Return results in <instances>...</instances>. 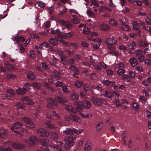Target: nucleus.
Listing matches in <instances>:
<instances>
[{"label": "nucleus", "instance_id": "obj_30", "mask_svg": "<svg viewBox=\"0 0 151 151\" xmlns=\"http://www.w3.org/2000/svg\"><path fill=\"white\" fill-rule=\"evenodd\" d=\"M27 132V130H23V129H21L19 131H17V132L15 133L16 134L19 135V136H21L24 135V133H26Z\"/></svg>", "mask_w": 151, "mask_h": 151}, {"label": "nucleus", "instance_id": "obj_1", "mask_svg": "<svg viewBox=\"0 0 151 151\" xmlns=\"http://www.w3.org/2000/svg\"><path fill=\"white\" fill-rule=\"evenodd\" d=\"M48 102L47 104V107L50 108H53L54 107H56L57 105V103L59 102L63 105L64 107L65 108L66 110L69 112L73 113L75 114H77L78 112H80L79 107H76L75 109L73 108L71 106H68L64 104V102H66L67 100L65 99H63L59 97H57L55 98L54 100H53L51 98H48L47 99Z\"/></svg>", "mask_w": 151, "mask_h": 151}, {"label": "nucleus", "instance_id": "obj_29", "mask_svg": "<svg viewBox=\"0 0 151 151\" xmlns=\"http://www.w3.org/2000/svg\"><path fill=\"white\" fill-rule=\"evenodd\" d=\"M4 64L9 70H12L14 69V67L11 65L9 64L8 62H5Z\"/></svg>", "mask_w": 151, "mask_h": 151}, {"label": "nucleus", "instance_id": "obj_45", "mask_svg": "<svg viewBox=\"0 0 151 151\" xmlns=\"http://www.w3.org/2000/svg\"><path fill=\"white\" fill-rule=\"evenodd\" d=\"M101 42V40L99 39V42H98L97 41V42H97V43L94 44L93 45V48L95 49H99V47L100 45V42Z\"/></svg>", "mask_w": 151, "mask_h": 151}, {"label": "nucleus", "instance_id": "obj_46", "mask_svg": "<svg viewBox=\"0 0 151 151\" xmlns=\"http://www.w3.org/2000/svg\"><path fill=\"white\" fill-rule=\"evenodd\" d=\"M67 22L63 19H60L57 20L56 22L61 25L65 26Z\"/></svg>", "mask_w": 151, "mask_h": 151}, {"label": "nucleus", "instance_id": "obj_39", "mask_svg": "<svg viewBox=\"0 0 151 151\" xmlns=\"http://www.w3.org/2000/svg\"><path fill=\"white\" fill-rule=\"evenodd\" d=\"M32 86L34 88L37 89H40L41 86V85L40 83L36 82L32 83Z\"/></svg>", "mask_w": 151, "mask_h": 151}, {"label": "nucleus", "instance_id": "obj_10", "mask_svg": "<svg viewBox=\"0 0 151 151\" xmlns=\"http://www.w3.org/2000/svg\"><path fill=\"white\" fill-rule=\"evenodd\" d=\"M8 130L7 129L2 128L0 129V137L5 139L7 137Z\"/></svg>", "mask_w": 151, "mask_h": 151}, {"label": "nucleus", "instance_id": "obj_47", "mask_svg": "<svg viewBox=\"0 0 151 151\" xmlns=\"http://www.w3.org/2000/svg\"><path fill=\"white\" fill-rule=\"evenodd\" d=\"M6 92L9 93L11 96H14L15 94V92L12 89H8L6 90Z\"/></svg>", "mask_w": 151, "mask_h": 151}, {"label": "nucleus", "instance_id": "obj_12", "mask_svg": "<svg viewBox=\"0 0 151 151\" xmlns=\"http://www.w3.org/2000/svg\"><path fill=\"white\" fill-rule=\"evenodd\" d=\"M21 99L24 104L28 105H32L33 103L32 100L28 97H23Z\"/></svg>", "mask_w": 151, "mask_h": 151}, {"label": "nucleus", "instance_id": "obj_57", "mask_svg": "<svg viewBox=\"0 0 151 151\" xmlns=\"http://www.w3.org/2000/svg\"><path fill=\"white\" fill-rule=\"evenodd\" d=\"M63 10L62 11H60L59 12V15H61L65 13L67 10V9L65 7V6H63Z\"/></svg>", "mask_w": 151, "mask_h": 151}, {"label": "nucleus", "instance_id": "obj_36", "mask_svg": "<svg viewBox=\"0 0 151 151\" xmlns=\"http://www.w3.org/2000/svg\"><path fill=\"white\" fill-rule=\"evenodd\" d=\"M83 129H73V132L76 134H79L83 132Z\"/></svg>", "mask_w": 151, "mask_h": 151}, {"label": "nucleus", "instance_id": "obj_11", "mask_svg": "<svg viewBox=\"0 0 151 151\" xmlns=\"http://www.w3.org/2000/svg\"><path fill=\"white\" fill-rule=\"evenodd\" d=\"M12 147L14 148L22 149L25 147V145L19 142H14L12 144Z\"/></svg>", "mask_w": 151, "mask_h": 151}, {"label": "nucleus", "instance_id": "obj_64", "mask_svg": "<svg viewBox=\"0 0 151 151\" xmlns=\"http://www.w3.org/2000/svg\"><path fill=\"white\" fill-rule=\"evenodd\" d=\"M145 21L147 24L149 25L151 24V18L150 17H147L145 19Z\"/></svg>", "mask_w": 151, "mask_h": 151}, {"label": "nucleus", "instance_id": "obj_6", "mask_svg": "<svg viewBox=\"0 0 151 151\" xmlns=\"http://www.w3.org/2000/svg\"><path fill=\"white\" fill-rule=\"evenodd\" d=\"M91 100L94 104L96 106L100 105L102 104H107L106 100L104 98L99 99L95 97H92L91 99Z\"/></svg>", "mask_w": 151, "mask_h": 151}, {"label": "nucleus", "instance_id": "obj_26", "mask_svg": "<svg viewBox=\"0 0 151 151\" xmlns=\"http://www.w3.org/2000/svg\"><path fill=\"white\" fill-rule=\"evenodd\" d=\"M44 126L46 128L50 129L55 128L57 127H56L54 126V125L51 122H47L44 124Z\"/></svg>", "mask_w": 151, "mask_h": 151}, {"label": "nucleus", "instance_id": "obj_58", "mask_svg": "<svg viewBox=\"0 0 151 151\" xmlns=\"http://www.w3.org/2000/svg\"><path fill=\"white\" fill-rule=\"evenodd\" d=\"M135 53L136 56L138 57L142 54V51L139 49L135 51Z\"/></svg>", "mask_w": 151, "mask_h": 151}, {"label": "nucleus", "instance_id": "obj_18", "mask_svg": "<svg viewBox=\"0 0 151 151\" xmlns=\"http://www.w3.org/2000/svg\"><path fill=\"white\" fill-rule=\"evenodd\" d=\"M73 36L74 34L72 32H70L64 33L62 37L65 39H69L72 37Z\"/></svg>", "mask_w": 151, "mask_h": 151}, {"label": "nucleus", "instance_id": "obj_4", "mask_svg": "<svg viewBox=\"0 0 151 151\" xmlns=\"http://www.w3.org/2000/svg\"><path fill=\"white\" fill-rule=\"evenodd\" d=\"M38 141V138L35 136H32L29 137V139H24V143L29 146H32L35 145L36 142Z\"/></svg>", "mask_w": 151, "mask_h": 151}, {"label": "nucleus", "instance_id": "obj_9", "mask_svg": "<svg viewBox=\"0 0 151 151\" xmlns=\"http://www.w3.org/2000/svg\"><path fill=\"white\" fill-rule=\"evenodd\" d=\"M22 127V124L21 123L17 122L14 123L11 128V130L14 133L17 132V129H18Z\"/></svg>", "mask_w": 151, "mask_h": 151}, {"label": "nucleus", "instance_id": "obj_42", "mask_svg": "<svg viewBox=\"0 0 151 151\" xmlns=\"http://www.w3.org/2000/svg\"><path fill=\"white\" fill-rule=\"evenodd\" d=\"M71 99L74 101L77 100L79 99L78 96L76 94L73 93L70 95Z\"/></svg>", "mask_w": 151, "mask_h": 151}, {"label": "nucleus", "instance_id": "obj_22", "mask_svg": "<svg viewBox=\"0 0 151 151\" xmlns=\"http://www.w3.org/2000/svg\"><path fill=\"white\" fill-rule=\"evenodd\" d=\"M70 116L72 120L79 123L81 122V120L79 117L73 114H70Z\"/></svg>", "mask_w": 151, "mask_h": 151}, {"label": "nucleus", "instance_id": "obj_38", "mask_svg": "<svg viewBox=\"0 0 151 151\" xmlns=\"http://www.w3.org/2000/svg\"><path fill=\"white\" fill-rule=\"evenodd\" d=\"M103 124L102 122L98 123L96 126V128L97 131H99L101 129Z\"/></svg>", "mask_w": 151, "mask_h": 151}, {"label": "nucleus", "instance_id": "obj_16", "mask_svg": "<svg viewBox=\"0 0 151 151\" xmlns=\"http://www.w3.org/2000/svg\"><path fill=\"white\" fill-rule=\"evenodd\" d=\"M27 77L28 79L32 81L36 79L35 75L32 72H27Z\"/></svg>", "mask_w": 151, "mask_h": 151}, {"label": "nucleus", "instance_id": "obj_61", "mask_svg": "<svg viewBox=\"0 0 151 151\" xmlns=\"http://www.w3.org/2000/svg\"><path fill=\"white\" fill-rule=\"evenodd\" d=\"M35 48L37 49V52L39 54H41L42 53L41 50L42 49V47H41V46H36Z\"/></svg>", "mask_w": 151, "mask_h": 151}, {"label": "nucleus", "instance_id": "obj_25", "mask_svg": "<svg viewBox=\"0 0 151 151\" xmlns=\"http://www.w3.org/2000/svg\"><path fill=\"white\" fill-rule=\"evenodd\" d=\"M72 19V22L75 24H77L80 23V20L78 17L76 15H73Z\"/></svg>", "mask_w": 151, "mask_h": 151}, {"label": "nucleus", "instance_id": "obj_27", "mask_svg": "<svg viewBox=\"0 0 151 151\" xmlns=\"http://www.w3.org/2000/svg\"><path fill=\"white\" fill-rule=\"evenodd\" d=\"M32 85L28 83H26L24 85L23 87V89L26 91H29L30 90Z\"/></svg>", "mask_w": 151, "mask_h": 151}, {"label": "nucleus", "instance_id": "obj_20", "mask_svg": "<svg viewBox=\"0 0 151 151\" xmlns=\"http://www.w3.org/2000/svg\"><path fill=\"white\" fill-rule=\"evenodd\" d=\"M100 27L101 30L104 31L108 30L110 29L109 25L104 23L101 24L100 26Z\"/></svg>", "mask_w": 151, "mask_h": 151}, {"label": "nucleus", "instance_id": "obj_5", "mask_svg": "<svg viewBox=\"0 0 151 151\" xmlns=\"http://www.w3.org/2000/svg\"><path fill=\"white\" fill-rule=\"evenodd\" d=\"M21 119L25 123L26 126L27 127L33 128L35 127V124L31 121L30 119L24 117L22 118Z\"/></svg>", "mask_w": 151, "mask_h": 151}, {"label": "nucleus", "instance_id": "obj_32", "mask_svg": "<svg viewBox=\"0 0 151 151\" xmlns=\"http://www.w3.org/2000/svg\"><path fill=\"white\" fill-rule=\"evenodd\" d=\"M63 132L65 133L66 134H71L73 133V129L72 130L69 128H66L65 130Z\"/></svg>", "mask_w": 151, "mask_h": 151}, {"label": "nucleus", "instance_id": "obj_14", "mask_svg": "<svg viewBox=\"0 0 151 151\" xmlns=\"http://www.w3.org/2000/svg\"><path fill=\"white\" fill-rule=\"evenodd\" d=\"M93 145V144L91 142L88 141L85 144L84 150L86 151H89L92 149Z\"/></svg>", "mask_w": 151, "mask_h": 151}, {"label": "nucleus", "instance_id": "obj_7", "mask_svg": "<svg viewBox=\"0 0 151 151\" xmlns=\"http://www.w3.org/2000/svg\"><path fill=\"white\" fill-rule=\"evenodd\" d=\"M78 104L80 108L83 109V108H89L91 106V103L89 101L86 100H84L82 101H79Z\"/></svg>", "mask_w": 151, "mask_h": 151}, {"label": "nucleus", "instance_id": "obj_56", "mask_svg": "<svg viewBox=\"0 0 151 151\" xmlns=\"http://www.w3.org/2000/svg\"><path fill=\"white\" fill-rule=\"evenodd\" d=\"M57 75L56 74V73H55V74H54L52 76V80H51L49 78L48 79V81L50 83H53V82H54V80H53V78H55V79H57Z\"/></svg>", "mask_w": 151, "mask_h": 151}, {"label": "nucleus", "instance_id": "obj_55", "mask_svg": "<svg viewBox=\"0 0 151 151\" xmlns=\"http://www.w3.org/2000/svg\"><path fill=\"white\" fill-rule=\"evenodd\" d=\"M86 13L90 17H93L94 16V14L93 12L90 10H87Z\"/></svg>", "mask_w": 151, "mask_h": 151}, {"label": "nucleus", "instance_id": "obj_62", "mask_svg": "<svg viewBox=\"0 0 151 151\" xmlns=\"http://www.w3.org/2000/svg\"><path fill=\"white\" fill-rule=\"evenodd\" d=\"M87 39L90 40V41H94V42H96L98 41V42H99V38H95L93 39V37H87Z\"/></svg>", "mask_w": 151, "mask_h": 151}, {"label": "nucleus", "instance_id": "obj_24", "mask_svg": "<svg viewBox=\"0 0 151 151\" xmlns=\"http://www.w3.org/2000/svg\"><path fill=\"white\" fill-rule=\"evenodd\" d=\"M6 144L5 151H12V149L9 146L11 145V142L9 140L7 142H5Z\"/></svg>", "mask_w": 151, "mask_h": 151}, {"label": "nucleus", "instance_id": "obj_49", "mask_svg": "<svg viewBox=\"0 0 151 151\" xmlns=\"http://www.w3.org/2000/svg\"><path fill=\"white\" fill-rule=\"evenodd\" d=\"M109 22L110 24L113 26H116L118 24L117 22L113 19H111Z\"/></svg>", "mask_w": 151, "mask_h": 151}, {"label": "nucleus", "instance_id": "obj_41", "mask_svg": "<svg viewBox=\"0 0 151 151\" xmlns=\"http://www.w3.org/2000/svg\"><path fill=\"white\" fill-rule=\"evenodd\" d=\"M116 68L119 69H123L124 67V64L122 62L116 64Z\"/></svg>", "mask_w": 151, "mask_h": 151}, {"label": "nucleus", "instance_id": "obj_23", "mask_svg": "<svg viewBox=\"0 0 151 151\" xmlns=\"http://www.w3.org/2000/svg\"><path fill=\"white\" fill-rule=\"evenodd\" d=\"M64 26L66 29L68 30H70L72 29L73 24L70 22L67 21Z\"/></svg>", "mask_w": 151, "mask_h": 151}, {"label": "nucleus", "instance_id": "obj_19", "mask_svg": "<svg viewBox=\"0 0 151 151\" xmlns=\"http://www.w3.org/2000/svg\"><path fill=\"white\" fill-rule=\"evenodd\" d=\"M46 116L49 118H51L52 116H54L56 119L59 118L60 116L57 114L55 113V111H53L52 113L50 114L49 113H47L46 114Z\"/></svg>", "mask_w": 151, "mask_h": 151}, {"label": "nucleus", "instance_id": "obj_17", "mask_svg": "<svg viewBox=\"0 0 151 151\" xmlns=\"http://www.w3.org/2000/svg\"><path fill=\"white\" fill-rule=\"evenodd\" d=\"M127 46L132 50H134L136 47V43L132 40H130L129 41L127 44Z\"/></svg>", "mask_w": 151, "mask_h": 151}, {"label": "nucleus", "instance_id": "obj_33", "mask_svg": "<svg viewBox=\"0 0 151 151\" xmlns=\"http://www.w3.org/2000/svg\"><path fill=\"white\" fill-rule=\"evenodd\" d=\"M14 40L16 41V42L19 43L20 41L21 42H24V39L23 37H19L18 36H16L14 37Z\"/></svg>", "mask_w": 151, "mask_h": 151}, {"label": "nucleus", "instance_id": "obj_48", "mask_svg": "<svg viewBox=\"0 0 151 151\" xmlns=\"http://www.w3.org/2000/svg\"><path fill=\"white\" fill-rule=\"evenodd\" d=\"M16 93L18 94L24 95V94L25 92L23 91L22 89L20 88H19L16 90Z\"/></svg>", "mask_w": 151, "mask_h": 151}, {"label": "nucleus", "instance_id": "obj_53", "mask_svg": "<svg viewBox=\"0 0 151 151\" xmlns=\"http://www.w3.org/2000/svg\"><path fill=\"white\" fill-rule=\"evenodd\" d=\"M125 70L123 69H119L117 71V74L119 76H122Z\"/></svg>", "mask_w": 151, "mask_h": 151}, {"label": "nucleus", "instance_id": "obj_52", "mask_svg": "<svg viewBox=\"0 0 151 151\" xmlns=\"http://www.w3.org/2000/svg\"><path fill=\"white\" fill-rule=\"evenodd\" d=\"M136 73L135 71H130L129 73V75L130 78H134L136 76Z\"/></svg>", "mask_w": 151, "mask_h": 151}, {"label": "nucleus", "instance_id": "obj_54", "mask_svg": "<svg viewBox=\"0 0 151 151\" xmlns=\"http://www.w3.org/2000/svg\"><path fill=\"white\" fill-rule=\"evenodd\" d=\"M113 82L112 81H110L109 80H104L103 81V83L105 86L109 85L111 83Z\"/></svg>", "mask_w": 151, "mask_h": 151}, {"label": "nucleus", "instance_id": "obj_43", "mask_svg": "<svg viewBox=\"0 0 151 151\" xmlns=\"http://www.w3.org/2000/svg\"><path fill=\"white\" fill-rule=\"evenodd\" d=\"M49 42L52 45H55L57 43V42L54 39L51 38L49 39Z\"/></svg>", "mask_w": 151, "mask_h": 151}, {"label": "nucleus", "instance_id": "obj_44", "mask_svg": "<svg viewBox=\"0 0 151 151\" xmlns=\"http://www.w3.org/2000/svg\"><path fill=\"white\" fill-rule=\"evenodd\" d=\"M83 32L86 35L90 33V30L87 27H84L83 29Z\"/></svg>", "mask_w": 151, "mask_h": 151}, {"label": "nucleus", "instance_id": "obj_3", "mask_svg": "<svg viewBox=\"0 0 151 151\" xmlns=\"http://www.w3.org/2000/svg\"><path fill=\"white\" fill-rule=\"evenodd\" d=\"M76 138V135H73L72 137L66 136L64 137V140L65 141V148L66 150L68 149L74 144V140Z\"/></svg>", "mask_w": 151, "mask_h": 151}, {"label": "nucleus", "instance_id": "obj_59", "mask_svg": "<svg viewBox=\"0 0 151 151\" xmlns=\"http://www.w3.org/2000/svg\"><path fill=\"white\" fill-rule=\"evenodd\" d=\"M123 79L127 81L128 82H129L131 81V79L128 75H124L123 77Z\"/></svg>", "mask_w": 151, "mask_h": 151}, {"label": "nucleus", "instance_id": "obj_40", "mask_svg": "<svg viewBox=\"0 0 151 151\" xmlns=\"http://www.w3.org/2000/svg\"><path fill=\"white\" fill-rule=\"evenodd\" d=\"M104 96H107L109 98H111L113 96L112 94L109 91H105Z\"/></svg>", "mask_w": 151, "mask_h": 151}, {"label": "nucleus", "instance_id": "obj_8", "mask_svg": "<svg viewBox=\"0 0 151 151\" xmlns=\"http://www.w3.org/2000/svg\"><path fill=\"white\" fill-rule=\"evenodd\" d=\"M37 133L40 136L43 137H47L49 135V132L44 129L40 128L38 129L37 132Z\"/></svg>", "mask_w": 151, "mask_h": 151}, {"label": "nucleus", "instance_id": "obj_37", "mask_svg": "<svg viewBox=\"0 0 151 151\" xmlns=\"http://www.w3.org/2000/svg\"><path fill=\"white\" fill-rule=\"evenodd\" d=\"M91 90L94 89L95 90H97L99 91H101L102 90V86L101 85H99L97 86H92L91 87Z\"/></svg>", "mask_w": 151, "mask_h": 151}, {"label": "nucleus", "instance_id": "obj_28", "mask_svg": "<svg viewBox=\"0 0 151 151\" xmlns=\"http://www.w3.org/2000/svg\"><path fill=\"white\" fill-rule=\"evenodd\" d=\"M50 137L51 139H56L59 137V135L56 132H52L50 134Z\"/></svg>", "mask_w": 151, "mask_h": 151}, {"label": "nucleus", "instance_id": "obj_15", "mask_svg": "<svg viewBox=\"0 0 151 151\" xmlns=\"http://www.w3.org/2000/svg\"><path fill=\"white\" fill-rule=\"evenodd\" d=\"M129 63L133 67H135L138 64L137 60L134 57H132L129 60Z\"/></svg>", "mask_w": 151, "mask_h": 151}, {"label": "nucleus", "instance_id": "obj_35", "mask_svg": "<svg viewBox=\"0 0 151 151\" xmlns=\"http://www.w3.org/2000/svg\"><path fill=\"white\" fill-rule=\"evenodd\" d=\"M133 28L135 30H138L139 28V26L137 24V23L136 22H134L132 24Z\"/></svg>", "mask_w": 151, "mask_h": 151}, {"label": "nucleus", "instance_id": "obj_34", "mask_svg": "<svg viewBox=\"0 0 151 151\" xmlns=\"http://www.w3.org/2000/svg\"><path fill=\"white\" fill-rule=\"evenodd\" d=\"M83 85V83L81 81H77L75 83V86L77 87L80 88Z\"/></svg>", "mask_w": 151, "mask_h": 151}, {"label": "nucleus", "instance_id": "obj_60", "mask_svg": "<svg viewBox=\"0 0 151 151\" xmlns=\"http://www.w3.org/2000/svg\"><path fill=\"white\" fill-rule=\"evenodd\" d=\"M132 106L133 108L134 109H137L139 108V106L138 104L137 103L135 102H134L132 103Z\"/></svg>", "mask_w": 151, "mask_h": 151}, {"label": "nucleus", "instance_id": "obj_21", "mask_svg": "<svg viewBox=\"0 0 151 151\" xmlns=\"http://www.w3.org/2000/svg\"><path fill=\"white\" fill-rule=\"evenodd\" d=\"M123 141L125 145H127L129 148L131 147L130 145L132 142V140L131 139H129L127 140V138L125 137L123 139Z\"/></svg>", "mask_w": 151, "mask_h": 151}, {"label": "nucleus", "instance_id": "obj_2", "mask_svg": "<svg viewBox=\"0 0 151 151\" xmlns=\"http://www.w3.org/2000/svg\"><path fill=\"white\" fill-rule=\"evenodd\" d=\"M40 143L42 145L49 146L54 150L58 151L61 150L62 146V143L59 141H55L53 143H51L49 142L48 139H41L40 140Z\"/></svg>", "mask_w": 151, "mask_h": 151}, {"label": "nucleus", "instance_id": "obj_13", "mask_svg": "<svg viewBox=\"0 0 151 151\" xmlns=\"http://www.w3.org/2000/svg\"><path fill=\"white\" fill-rule=\"evenodd\" d=\"M105 42L107 45H113L117 43V41L115 40L113 38H107Z\"/></svg>", "mask_w": 151, "mask_h": 151}, {"label": "nucleus", "instance_id": "obj_63", "mask_svg": "<svg viewBox=\"0 0 151 151\" xmlns=\"http://www.w3.org/2000/svg\"><path fill=\"white\" fill-rule=\"evenodd\" d=\"M91 2L92 4H93L95 6L98 7L99 6V5L98 1L97 0H91Z\"/></svg>", "mask_w": 151, "mask_h": 151}, {"label": "nucleus", "instance_id": "obj_31", "mask_svg": "<svg viewBox=\"0 0 151 151\" xmlns=\"http://www.w3.org/2000/svg\"><path fill=\"white\" fill-rule=\"evenodd\" d=\"M121 29L127 31L130 29L129 26L126 24H124L121 27Z\"/></svg>", "mask_w": 151, "mask_h": 151}, {"label": "nucleus", "instance_id": "obj_50", "mask_svg": "<svg viewBox=\"0 0 151 151\" xmlns=\"http://www.w3.org/2000/svg\"><path fill=\"white\" fill-rule=\"evenodd\" d=\"M69 69L74 71L78 72L79 71L78 69L74 65L70 66L69 68Z\"/></svg>", "mask_w": 151, "mask_h": 151}, {"label": "nucleus", "instance_id": "obj_51", "mask_svg": "<svg viewBox=\"0 0 151 151\" xmlns=\"http://www.w3.org/2000/svg\"><path fill=\"white\" fill-rule=\"evenodd\" d=\"M37 151H50V149L47 147L43 146L40 148V150Z\"/></svg>", "mask_w": 151, "mask_h": 151}]
</instances>
